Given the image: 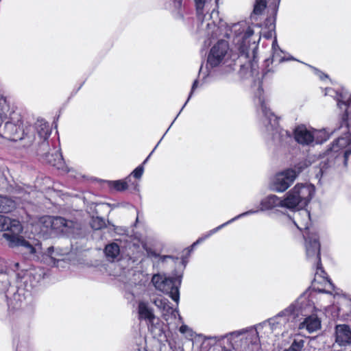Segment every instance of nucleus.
I'll return each mask as SVG.
<instances>
[{
  "mask_svg": "<svg viewBox=\"0 0 351 351\" xmlns=\"http://www.w3.org/2000/svg\"><path fill=\"white\" fill-rule=\"evenodd\" d=\"M104 252L106 259L110 262L120 260L121 249L117 243H108L105 246Z\"/></svg>",
  "mask_w": 351,
  "mask_h": 351,
  "instance_id": "26",
  "label": "nucleus"
},
{
  "mask_svg": "<svg viewBox=\"0 0 351 351\" xmlns=\"http://www.w3.org/2000/svg\"><path fill=\"white\" fill-rule=\"evenodd\" d=\"M196 14L198 21L200 22V27L203 28L204 23H206V34L208 37L217 38L218 36H224L226 27H228L227 24L220 21L219 25H216L215 17H218V12L213 9L210 14L204 13L205 7L208 6L207 0H193Z\"/></svg>",
  "mask_w": 351,
  "mask_h": 351,
  "instance_id": "8",
  "label": "nucleus"
},
{
  "mask_svg": "<svg viewBox=\"0 0 351 351\" xmlns=\"http://www.w3.org/2000/svg\"><path fill=\"white\" fill-rule=\"evenodd\" d=\"M33 256L38 258L39 255L48 256L51 260L53 261L54 264L57 263V266H58L59 262L64 260V258L62 257L66 255L69 252L68 250H61L58 247L54 249L53 247H48L46 250H44L42 247V243H35L34 245H33Z\"/></svg>",
  "mask_w": 351,
  "mask_h": 351,
  "instance_id": "16",
  "label": "nucleus"
},
{
  "mask_svg": "<svg viewBox=\"0 0 351 351\" xmlns=\"http://www.w3.org/2000/svg\"><path fill=\"white\" fill-rule=\"evenodd\" d=\"M182 112V110H180V112H178V114H177L176 117L174 119V120L173 121V122L171 123V124L170 125L169 128L167 129V130L166 131L165 133H164V135H166V133L168 132V130H169V128H171V126L173 125V123H174V121H176V119H177V117L179 116V114H180V112ZM164 136H162L161 138V139L159 141V142L158 143V144L156 145V147H154V149L152 150V152H151L152 154L153 153V152L156 149V148L157 147V146L158 145V144L160 143V141H162V138Z\"/></svg>",
  "mask_w": 351,
  "mask_h": 351,
  "instance_id": "46",
  "label": "nucleus"
},
{
  "mask_svg": "<svg viewBox=\"0 0 351 351\" xmlns=\"http://www.w3.org/2000/svg\"><path fill=\"white\" fill-rule=\"evenodd\" d=\"M154 304L161 311L163 318L168 321L170 318L176 319L177 316L181 319L176 308L171 306L169 301L165 298L158 297L153 300Z\"/></svg>",
  "mask_w": 351,
  "mask_h": 351,
  "instance_id": "18",
  "label": "nucleus"
},
{
  "mask_svg": "<svg viewBox=\"0 0 351 351\" xmlns=\"http://www.w3.org/2000/svg\"><path fill=\"white\" fill-rule=\"evenodd\" d=\"M152 153H150V154L148 156V157L144 160L143 163L139 166H138L130 174V177L131 176H132L133 177H134L136 179H139L141 178L143 173V171H144V167H143V164H145L147 160L149 159V156H151Z\"/></svg>",
  "mask_w": 351,
  "mask_h": 351,
  "instance_id": "39",
  "label": "nucleus"
},
{
  "mask_svg": "<svg viewBox=\"0 0 351 351\" xmlns=\"http://www.w3.org/2000/svg\"><path fill=\"white\" fill-rule=\"evenodd\" d=\"M266 0H256L253 12L250 16V20L252 24H254V22L258 21V17L263 13L265 9L266 8Z\"/></svg>",
  "mask_w": 351,
  "mask_h": 351,
  "instance_id": "29",
  "label": "nucleus"
},
{
  "mask_svg": "<svg viewBox=\"0 0 351 351\" xmlns=\"http://www.w3.org/2000/svg\"><path fill=\"white\" fill-rule=\"evenodd\" d=\"M154 304L161 311L163 318L168 321L170 318L176 319L177 316L181 319L176 308L171 306L169 301L165 298L158 297L153 300Z\"/></svg>",
  "mask_w": 351,
  "mask_h": 351,
  "instance_id": "19",
  "label": "nucleus"
},
{
  "mask_svg": "<svg viewBox=\"0 0 351 351\" xmlns=\"http://www.w3.org/2000/svg\"><path fill=\"white\" fill-rule=\"evenodd\" d=\"M325 95L334 97L339 108L344 106L346 109L339 127L330 132L332 134L341 130L343 136L335 139L327 149L326 158L320 163L322 173L329 167H347L351 156V134L348 123V116L351 114V94L343 90L339 92L330 88L326 89Z\"/></svg>",
  "mask_w": 351,
  "mask_h": 351,
  "instance_id": "1",
  "label": "nucleus"
},
{
  "mask_svg": "<svg viewBox=\"0 0 351 351\" xmlns=\"http://www.w3.org/2000/svg\"><path fill=\"white\" fill-rule=\"evenodd\" d=\"M167 277L162 276L160 274H154L152 278V283L157 290L164 289L162 284L165 282Z\"/></svg>",
  "mask_w": 351,
  "mask_h": 351,
  "instance_id": "36",
  "label": "nucleus"
},
{
  "mask_svg": "<svg viewBox=\"0 0 351 351\" xmlns=\"http://www.w3.org/2000/svg\"><path fill=\"white\" fill-rule=\"evenodd\" d=\"M64 250H68L69 252L66 255H64L63 256L62 258H64V261H62L58 263V267H60V263H61L62 262L64 263L66 260H69L70 259V256H71V255L73 254V252L71 250L70 248L69 247H66L64 248ZM51 262L53 263V264L57 267V263L56 264H54V262L53 260H51ZM63 266L62 265H60V267H62Z\"/></svg>",
  "mask_w": 351,
  "mask_h": 351,
  "instance_id": "43",
  "label": "nucleus"
},
{
  "mask_svg": "<svg viewBox=\"0 0 351 351\" xmlns=\"http://www.w3.org/2000/svg\"><path fill=\"white\" fill-rule=\"evenodd\" d=\"M247 332L246 330H237L234 331L232 332H230L228 334H226L225 335H220V336H205L204 337V340H213L215 343H218L221 341V340L224 339L225 338H228V339H232L234 337H238L241 336V335Z\"/></svg>",
  "mask_w": 351,
  "mask_h": 351,
  "instance_id": "31",
  "label": "nucleus"
},
{
  "mask_svg": "<svg viewBox=\"0 0 351 351\" xmlns=\"http://www.w3.org/2000/svg\"><path fill=\"white\" fill-rule=\"evenodd\" d=\"M15 266H16V267H19V263H16V264H15Z\"/></svg>",
  "mask_w": 351,
  "mask_h": 351,
  "instance_id": "54",
  "label": "nucleus"
},
{
  "mask_svg": "<svg viewBox=\"0 0 351 351\" xmlns=\"http://www.w3.org/2000/svg\"><path fill=\"white\" fill-rule=\"evenodd\" d=\"M282 53H283V51L281 50V49H277V51H272L271 60L270 59L266 60H265L266 64H268V62L270 61L272 64L273 63L279 64V63L285 62V61L295 60V58L292 56H289L288 58H286L285 56H282ZM268 66H269V64H267V68H265L263 70V77H265L269 72H271L272 73L274 72V70L269 69Z\"/></svg>",
  "mask_w": 351,
  "mask_h": 351,
  "instance_id": "25",
  "label": "nucleus"
},
{
  "mask_svg": "<svg viewBox=\"0 0 351 351\" xmlns=\"http://www.w3.org/2000/svg\"><path fill=\"white\" fill-rule=\"evenodd\" d=\"M138 217H139V212L138 211L137 212V217H136V221H135V223H134L135 226H136V224L137 223H138Z\"/></svg>",
  "mask_w": 351,
  "mask_h": 351,
  "instance_id": "50",
  "label": "nucleus"
},
{
  "mask_svg": "<svg viewBox=\"0 0 351 351\" xmlns=\"http://www.w3.org/2000/svg\"><path fill=\"white\" fill-rule=\"evenodd\" d=\"M46 150L38 149V154L42 156L44 161L58 169L64 170L65 162L64 161L62 153L60 149L55 150L53 153L45 152Z\"/></svg>",
  "mask_w": 351,
  "mask_h": 351,
  "instance_id": "20",
  "label": "nucleus"
},
{
  "mask_svg": "<svg viewBox=\"0 0 351 351\" xmlns=\"http://www.w3.org/2000/svg\"><path fill=\"white\" fill-rule=\"evenodd\" d=\"M254 27H261V25L258 23H256V25H254Z\"/></svg>",
  "mask_w": 351,
  "mask_h": 351,
  "instance_id": "51",
  "label": "nucleus"
},
{
  "mask_svg": "<svg viewBox=\"0 0 351 351\" xmlns=\"http://www.w3.org/2000/svg\"><path fill=\"white\" fill-rule=\"evenodd\" d=\"M8 111L9 104L7 99L2 94H0V122L6 117Z\"/></svg>",
  "mask_w": 351,
  "mask_h": 351,
  "instance_id": "35",
  "label": "nucleus"
},
{
  "mask_svg": "<svg viewBox=\"0 0 351 351\" xmlns=\"http://www.w3.org/2000/svg\"><path fill=\"white\" fill-rule=\"evenodd\" d=\"M305 249L307 259L313 265H316L314 283L317 281V278L320 277L326 284V289H318V291L322 293L332 294L335 289V286L331 280L328 278L327 274L322 266L320 258V243H305Z\"/></svg>",
  "mask_w": 351,
  "mask_h": 351,
  "instance_id": "9",
  "label": "nucleus"
},
{
  "mask_svg": "<svg viewBox=\"0 0 351 351\" xmlns=\"http://www.w3.org/2000/svg\"><path fill=\"white\" fill-rule=\"evenodd\" d=\"M311 295V292L304 293L276 315L259 324L254 329H252L250 333L254 337L252 342L254 344L257 343L259 335L262 332L268 334L278 330H288L294 328L297 323L303 319L304 315L313 312L314 303L309 299Z\"/></svg>",
  "mask_w": 351,
  "mask_h": 351,
  "instance_id": "2",
  "label": "nucleus"
},
{
  "mask_svg": "<svg viewBox=\"0 0 351 351\" xmlns=\"http://www.w3.org/2000/svg\"><path fill=\"white\" fill-rule=\"evenodd\" d=\"M271 49H272V51H277V49H280L278 45L276 36L274 37V40L272 42Z\"/></svg>",
  "mask_w": 351,
  "mask_h": 351,
  "instance_id": "47",
  "label": "nucleus"
},
{
  "mask_svg": "<svg viewBox=\"0 0 351 351\" xmlns=\"http://www.w3.org/2000/svg\"><path fill=\"white\" fill-rule=\"evenodd\" d=\"M305 339L301 336H295L289 348L282 351H301L304 346Z\"/></svg>",
  "mask_w": 351,
  "mask_h": 351,
  "instance_id": "34",
  "label": "nucleus"
},
{
  "mask_svg": "<svg viewBox=\"0 0 351 351\" xmlns=\"http://www.w3.org/2000/svg\"><path fill=\"white\" fill-rule=\"evenodd\" d=\"M315 73L319 77L321 80H324V78H327L328 75L324 74V73L321 72L320 71L317 70V69H315Z\"/></svg>",
  "mask_w": 351,
  "mask_h": 351,
  "instance_id": "48",
  "label": "nucleus"
},
{
  "mask_svg": "<svg viewBox=\"0 0 351 351\" xmlns=\"http://www.w3.org/2000/svg\"><path fill=\"white\" fill-rule=\"evenodd\" d=\"M280 0H273L272 3L274 5L275 7L278 8Z\"/></svg>",
  "mask_w": 351,
  "mask_h": 351,
  "instance_id": "49",
  "label": "nucleus"
},
{
  "mask_svg": "<svg viewBox=\"0 0 351 351\" xmlns=\"http://www.w3.org/2000/svg\"><path fill=\"white\" fill-rule=\"evenodd\" d=\"M197 84H198V81L197 80H195L193 83V85H192V87H191V93L189 94V96L186 100V101L184 103V104L183 105L182 108H181V110H183V108L185 107V106L186 105L187 102L189 101L190 98L191 97L192 95H193V91L195 90V89L197 87Z\"/></svg>",
  "mask_w": 351,
  "mask_h": 351,
  "instance_id": "44",
  "label": "nucleus"
},
{
  "mask_svg": "<svg viewBox=\"0 0 351 351\" xmlns=\"http://www.w3.org/2000/svg\"><path fill=\"white\" fill-rule=\"evenodd\" d=\"M34 271H33V270L26 271L24 272L23 276H21L20 274H18L17 276L19 278H21V280H24L25 282H27V278H30L32 276L34 275Z\"/></svg>",
  "mask_w": 351,
  "mask_h": 351,
  "instance_id": "42",
  "label": "nucleus"
},
{
  "mask_svg": "<svg viewBox=\"0 0 351 351\" xmlns=\"http://www.w3.org/2000/svg\"><path fill=\"white\" fill-rule=\"evenodd\" d=\"M27 132L29 135H34V141L38 138L39 144L38 149L47 150L49 143L47 141L49 137L51 129L49 124L43 119H38L33 126L29 125L26 128Z\"/></svg>",
  "mask_w": 351,
  "mask_h": 351,
  "instance_id": "12",
  "label": "nucleus"
},
{
  "mask_svg": "<svg viewBox=\"0 0 351 351\" xmlns=\"http://www.w3.org/2000/svg\"><path fill=\"white\" fill-rule=\"evenodd\" d=\"M315 310V308L313 309ZM313 312L304 315V321L299 324L300 329H306L309 332L318 330L321 326V322L315 315H311Z\"/></svg>",
  "mask_w": 351,
  "mask_h": 351,
  "instance_id": "23",
  "label": "nucleus"
},
{
  "mask_svg": "<svg viewBox=\"0 0 351 351\" xmlns=\"http://www.w3.org/2000/svg\"><path fill=\"white\" fill-rule=\"evenodd\" d=\"M113 231L115 234L127 236L130 238H133V239L137 240V241H142L143 239L137 234L134 233L133 230H130L129 229L123 226H113Z\"/></svg>",
  "mask_w": 351,
  "mask_h": 351,
  "instance_id": "32",
  "label": "nucleus"
},
{
  "mask_svg": "<svg viewBox=\"0 0 351 351\" xmlns=\"http://www.w3.org/2000/svg\"><path fill=\"white\" fill-rule=\"evenodd\" d=\"M40 278V276H39L38 279H37V281H38Z\"/></svg>",
  "mask_w": 351,
  "mask_h": 351,
  "instance_id": "55",
  "label": "nucleus"
},
{
  "mask_svg": "<svg viewBox=\"0 0 351 351\" xmlns=\"http://www.w3.org/2000/svg\"><path fill=\"white\" fill-rule=\"evenodd\" d=\"M130 181V176H128L125 180L108 181V186L117 191H123L128 189V184Z\"/></svg>",
  "mask_w": 351,
  "mask_h": 351,
  "instance_id": "33",
  "label": "nucleus"
},
{
  "mask_svg": "<svg viewBox=\"0 0 351 351\" xmlns=\"http://www.w3.org/2000/svg\"><path fill=\"white\" fill-rule=\"evenodd\" d=\"M311 241H313V242H315V241H317L316 239H314L313 240H312Z\"/></svg>",
  "mask_w": 351,
  "mask_h": 351,
  "instance_id": "53",
  "label": "nucleus"
},
{
  "mask_svg": "<svg viewBox=\"0 0 351 351\" xmlns=\"http://www.w3.org/2000/svg\"><path fill=\"white\" fill-rule=\"evenodd\" d=\"M138 313L139 319L145 320L149 328L152 330L159 324V319L147 302L141 301L138 303Z\"/></svg>",
  "mask_w": 351,
  "mask_h": 351,
  "instance_id": "17",
  "label": "nucleus"
},
{
  "mask_svg": "<svg viewBox=\"0 0 351 351\" xmlns=\"http://www.w3.org/2000/svg\"><path fill=\"white\" fill-rule=\"evenodd\" d=\"M7 269V263L0 258V274L5 273Z\"/></svg>",
  "mask_w": 351,
  "mask_h": 351,
  "instance_id": "45",
  "label": "nucleus"
},
{
  "mask_svg": "<svg viewBox=\"0 0 351 351\" xmlns=\"http://www.w3.org/2000/svg\"><path fill=\"white\" fill-rule=\"evenodd\" d=\"M255 97L258 100V104L263 114L262 122L267 132L271 134L274 143L279 146H285L289 144L293 141L292 135L290 132L279 128L278 117L267 108L265 101L263 90L260 82H258L257 92L255 93Z\"/></svg>",
  "mask_w": 351,
  "mask_h": 351,
  "instance_id": "4",
  "label": "nucleus"
},
{
  "mask_svg": "<svg viewBox=\"0 0 351 351\" xmlns=\"http://www.w3.org/2000/svg\"><path fill=\"white\" fill-rule=\"evenodd\" d=\"M91 228L95 230H99L106 226V222L102 217H93L90 222Z\"/></svg>",
  "mask_w": 351,
  "mask_h": 351,
  "instance_id": "37",
  "label": "nucleus"
},
{
  "mask_svg": "<svg viewBox=\"0 0 351 351\" xmlns=\"http://www.w3.org/2000/svg\"><path fill=\"white\" fill-rule=\"evenodd\" d=\"M16 202L11 198L0 195V213H10L16 208Z\"/></svg>",
  "mask_w": 351,
  "mask_h": 351,
  "instance_id": "30",
  "label": "nucleus"
},
{
  "mask_svg": "<svg viewBox=\"0 0 351 351\" xmlns=\"http://www.w3.org/2000/svg\"><path fill=\"white\" fill-rule=\"evenodd\" d=\"M198 243H193V245H191L190 247L184 249L180 255V257H174L173 256L167 255V256H160V253L154 250L152 247L148 246L147 243H143V248L145 251L146 254L148 258L151 259H155L159 258L161 262H165L166 259H178L180 258L182 260V264L184 267L186 266L187 263V258L190 256L191 252L195 249L196 244Z\"/></svg>",
  "mask_w": 351,
  "mask_h": 351,
  "instance_id": "15",
  "label": "nucleus"
},
{
  "mask_svg": "<svg viewBox=\"0 0 351 351\" xmlns=\"http://www.w3.org/2000/svg\"><path fill=\"white\" fill-rule=\"evenodd\" d=\"M324 132H313L306 128L304 125H298L294 130V138L299 144L302 145H313L314 142L316 143H322L326 141L329 136L324 137V139L319 140L316 134H322Z\"/></svg>",
  "mask_w": 351,
  "mask_h": 351,
  "instance_id": "13",
  "label": "nucleus"
},
{
  "mask_svg": "<svg viewBox=\"0 0 351 351\" xmlns=\"http://www.w3.org/2000/svg\"><path fill=\"white\" fill-rule=\"evenodd\" d=\"M170 5H172L174 12H176V17L182 19L183 14L181 12L182 6V0H169Z\"/></svg>",
  "mask_w": 351,
  "mask_h": 351,
  "instance_id": "38",
  "label": "nucleus"
},
{
  "mask_svg": "<svg viewBox=\"0 0 351 351\" xmlns=\"http://www.w3.org/2000/svg\"><path fill=\"white\" fill-rule=\"evenodd\" d=\"M308 167V164L306 161H301L298 162L293 169H291L295 173V178L300 174L302 171H303Z\"/></svg>",
  "mask_w": 351,
  "mask_h": 351,
  "instance_id": "40",
  "label": "nucleus"
},
{
  "mask_svg": "<svg viewBox=\"0 0 351 351\" xmlns=\"http://www.w3.org/2000/svg\"><path fill=\"white\" fill-rule=\"evenodd\" d=\"M21 116L13 110L7 112L6 117L0 122V136L9 141H26L30 145L34 141V135H29L25 129H21Z\"/></svg>",
  "mask_w": 351,
  "mask_h": 351,
  "instance_id": "6",
  "label": "nucleus"
},
{
  "mask_svg": "<svg viewBox=\"0 0 351 351\" xmlns=\"http://www.w3.org/2000/svg\"><path fill=\"white\" fill-rule=\"evenodd\" d=\"M284 203V199H282L276 195H267L261 201V208L259 210H256V213L259 210L265 211L277 209L278 208H285V204Z\"/></svg>",
  "mask_w": 351,
  "mask_h": 351,
  "instance_id": "22",
  "label": "nucleus"
},
{
  "mask_svg": "<svg viewBox=\"0 0 351 351\" xmlns=\"http://www.w3.org/2000/svg\"><path fill=\"white\" fill-rule=\"evenodd\" d=\"M295 180V173L291 169H287L277 173L270 183V189L275 192L285 191Z\"/></svg>",
  "mask_w": 351,
  "mask_h": 351,
  "instance_id": "14",
  "label": "nucleus"
},
{
  "mask_svg": "<svg viewBox=\"0 0 351 351\" xmlns=\"http://www.w3.org/2000/svg\"><path fill=\"white\" fill-rule=\"evenodd\" d=\"M23 229L19 220L0 215V231H6L3 236L8 241H26L21 236Z\"/></svg>",
  "mask_w": 351,
  "mask_h": 351,
  "instance_id": "11",
  "label": "nucleus"
},
{
  "mask_svg": "<svg viewBox=\"0 0 351 351\" xmlns=\"http://www.w3.org/2000/svg\"><path fill=\"white\" fill-rule=\"evenodd\" d=\"M228 50L229 45L226 40L223 39L218 40L210 50L205 69L201 66L199 75H203L204 80L213 76L215 68L223 62Z\"/></svg>",
  "mask_w": 351,
  "mask_h": 351,
  "instance_id": "10",
  "label": "nucleus"
},
{
  "mask_svg": "<svg viewBox=\"0 0 351 351\" xmlns=\"http://www.w3.org/2000/svg\"><path fill=\"white\" fill-rule=\"evenodd\" d=\"M257 210H250L248 211H246V212H244L237 216H236L235 217L232 218V219L229 220L228 221L221 224V226L211 230H209L208 232H207L205 234H203L200 237H199L196 241H204L205 240L209 239V237L213 234L214 233H215L216 232H217L219 230H220L221 228L224 227L225 226H226L227 224L235 221L236 219H239L242 217H245V216H247V215H252V214H255L256 213Z\"/></svg>",
  "mask_w": 351,
  "mask_h": 351,
  "instance_id": "27",
  "label": "nucleus"
},
{
  "mask_svg": "<svg viewBox=\"0 0 351 351\" xmlns=\"http://www.w3.org/2000/svg\"><path fill=\"white\" fill-rule=\"evenodd\" d=\"M112 241L117 242V241H121L120 239H113Z\"/></svg>",
  "mask_w": 351,
  "mask_h": 351,
  "instance_id": "52",
  "label": "nucleus"
},
{
  "mask_svg": "<svg viewBox=\"0 0 351 351\" xmlns=\"http://www.w3.org/2000/svg\"><path fill=\"white\" fill-rule=\"evenodd\" d=\"M10 247L16 248L17 251L25 256H33L34 248L31 243H10Z\"/></svg>",
  "mask_w": 351,
  "mask_h": 351,
  "instance_id": "28",
  "label": "nucleus"
},
{
  "mask_svg": "<svg viewBox=\"0 0 351 351\" xmlns=\"http://www.w3.org/2000/svg\"><path fill=\"white\" fill-rule=\"evenodd\" d=\"M336 342L340 346L351 344V330L347 325L336 326Z\"/></svg>",
  "mask_w": 351,
  "mask_h": 351,
  "instance_id": "24",
  "label": "nucleus"
},
{
  "mask_svg": "<svg viewBox=\"0 0 351 351\" xmlns=\"http://www.w3.org/2000/svg\"><path fill=\"white\" fill-rule=\"evenodd\" d=\"M180 280L179 279L175 278H167L162 286L164 287V289H160L159 291L169 295L178 304L180 300Z\"/></svg>",
  "mask_w": 351,
  "mask_h": 351,
  "instance_id": "21",
  "label": "nucleus"
},
{
  "mask_svg": "<svg viewBox=\"0 0 351 351\" xmlns=\"http://www.w3.org/2000/svg\"><path fill=\"white\" fill-rule=\"evenodd\" d=\"M315 192L314 186L310 184H298L286 195L284 199L285 208L289 210L297 209L295 217L302 215L304 217L305 224L310 220V213L305 207L311 200Z\"/></svg>",
  "mask_w": 351,
  "mask_h": 351,
  "instance_id": "5",
  "label": "nucleus"
},
{
  "mask_svg": "<svg viewBox=\"0 0 351 351\" xmlns=\"http://www.w3.org/2000/svg\"><path fill=\"white\" fill-rule=\"evenodd\" d=\"M40 223L48 230L50 229L57 234H63L68 239H78L82 238L81 225L62 217L44 216L40 219Z\"/></svg>",
  "mask_w": 351,
  "mask_h": 351,
  "instance_id": "7",
  "label": "nucleus"
},
{
  "mask_svg": "<svg viewBox=\"0 0 351 351\" xmlns=\"http://www.w3.org/2000/svg\"><path fill=\"white\" fill-rule=\"evenodd\" d=\"M179 331L188 338H193L194 337V332L187 325H182L179 329Z\"/></svg>",
  "mask_w": 351,
  "mask_h": 351,
  "instance_id": "41",
  "label": "nucleus"
},
{
  "mask_svg": "<svg viewBox=\"0 0 351 351\" xmlns=\"http://www.w3.org/2000/svg\"><path fill=\"white\" fill-rule=\"evenodd\" d=\"M265 27L267 31H259L255 34L252 27L245 21H241L233 24L231 27H226L223 37L230 38L232 36V41L235 49L238 51L239 57L250 58L252 56L255 58L261 36L269 39L275 33V19L267 18Z\"/></svg>",
  "mask_w": 351,
  "mask_h": 351,
  "instance_id": "3",
  "label": "nucleus"
}]
</instances>
